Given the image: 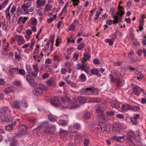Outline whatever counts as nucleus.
Segmentation results:
<instances>
[{
  "mask_svg": "<svg viewBox=\"0 0 146 146\" xmlns=\"http://www.w3.org/2000/svg\"><path fill=\"white\" fill-rule=\"evenodd\" d=\"M87 49L88 50L86 51L83 54V57L81 60V62L82 64H77L76 68L77 70H81L84 71L87 74L88 73L89 67L87 66L84 63L88 60L91 57V55L88 54L90 51V47H88Z\"/></svg>",
  "mask_w": 146,
  "mask_h": 146,
  "instance_id": "nucleus-1",
  "label": "nucleus"
},
{
  "mask_svg": "<svg viewBox=\"0 0 146 146\" xmlns=\"http://www.w3.org/2000/svg\"><path fill=\"white\" fill-rule=\"evenodd\" d=\"M61 101L66 107H68L69 109H72L78 108L77 100L76 98H73L70 101L68 97H61Z\"/></svg>",
  "mask_w": 146,
  "mask_h": 146,
  "instance_id": "nucleus-2",
  "label": "nucleus"
},
{
  "mask_svg": "<svg viewBox=\"0 0 146 146\" xmlns=\"http://www.w3.org/2000/svg\"><path fill=\"white\" fill-rule=\"evenodd\" d=\"M11 105L12 106V107L13 108L19 109L22 107H24V108L27 107L28 105L25 101L22 102L16 101L13 102Z\"/></svg>",
  "mask_w": 146,
  "mask_h": 146,
  "instance_id": "nucleus-3",
  "label": "nucleus"
},
{
  "mask_svg": "<svg viewBox=\"0 0 146 146\" xmlns=\"http://www.w3.org/2000/svg\"><path fill=\"white\" fill-rule=\"evenodd\" d=\"M51 104L54 107H58L60 106V102L59 99L58 97H54L50 99Z\"/></svg>",
  "mask_w": 146,
  "mask_h": 146,
  "instance_id": "nucleus-4",
  "label": "nucleus"
},
{
  "mask_svg": "<svg viewBox=\"0 0 146 146\" xmlns=\"http://www.w3.org/2000/svg\"><path fill=\"white\" fill-rule=\"evenodd\" d=\"M45 88L44 85L42 84H40L38 85V88L33 91V93L37 95H40L42 93V90H44Z\"/></svg>",
  "mask_w": 146,
  "mask_h": 146,
  "instance_id": "nucleus-5",
  "label": "nucleus"
},
{
  "mask_svg": "<svg viewBox=\"0 0 146 146\" xmlns=\"http://www.w3.org/2000/svg\"><path fill=\"white\" fill-rule=\"evenodd\" d=\"M31 5V3L28 2L26 3H24L22 5L21 8L26 13V14H29V13L27 9L30 8Z\"/></svg>",
  "mask_w": 146,
  "mask_h": 146,
  "instance_id": "nucleus-6",
  "label": "nucleus"
},
{
  "mask_svg": "<svg viewBox=\"0 0 146 146\" xmlns=\"http://www.w3.org/2000/svg\"><path fill=\"white\" fill-rule=\"evenodd\" d=\"M55 128L54 125L47 126L45 128L44 131L46 134H51L54 132Z\"/></svg>",
  "mask_w": 146,
  "mask_h": 146,
  "instance_id": "nucleus-7",
  "label": "nucleus"
},
{
  "mask_svg": "<svg viewBox=\"0 0 146 146\" xmlns=\"http://www.w3.org/2000/svg\"><path fill=\"white\" fill-rule=\"evenodd\" d=\"M18 137V135L16 134L12 136L10 142V146H17L18 143V141L17 138Z\"/></svg>",
  "mask_w": 146,
  "mask_h": 146,
  "instance_id": "nucleus-8",
  "label": "nucleus"
},
{
  "mask_svg": "<svg viewBox=\"0 0 146 146\" xmlns=\"http://www.w3.org/2000/svg\"><path fill=\"white\" fill-rule=\"evenodd\" d=\"M139 114H136L134 117H131L130 118V121L132 124L134 125H136L138 123L137 120L140 118Z\"/></svg>",
  "mask_w": 146,
  "mask_h": 146,
  "instance_id": "nucleus-9",
  "label": "nucleus"
},
{
  "mask_svg": "<svg viewBox=\"0 0 146 146\" xmlns=\"http://www.w3.org/2000/svg\"><path fill=\"white\" fill-rule=\"evenodd\" d=\"M26 78L27 81L30 83V86L33 87L36 86V83L34 81V80L30 75H27L26 76Z\"/></svg>",
  "mask_w": 146,
  "mask_h": 146,
  "instance_id": "nucleus-10",
  "label": "nucleus"
},
{
  "mask_svg": "<svg viewBox=\"0 0 146 146\" xmlns=\"http://www.w3.org/2000/svg\"><path fill=\"white\" fill-rule=\"evenodd\" d=\"M0 118L2 121L7 122H11L13 120V118L12 117L4 115L0 116Z\"/></svg>",
  "mask_w": 146,
  "mask_h": 146,
  "instance_id": "nucleus-11",
  "label": "nucleus"
},
{
  "mask_svg": "<svg viewBox=\"0 0 146 146\" xmlns=\"http://www.w3.org/2000/svg\"><path fill=\"white\" fill-rule=\"evenodd\" d=\"M111 128L114 131L118 132L121 129V126L118 122H115L112 126Z\"/></svg>",
  "mask_w": 146,
  "mask_h": 146,
  "instance_id": "nucleus-12",
  "label": "nucleus"
},
{
  "mask_svg": "<svg viewBox=\"0 0 146 146\" xmlns=\"http://www.w3.org/2000/svg\"><path fill=\"white\" fill-rule=\"evenodd\" d=\"M11 112V110L7 107H5L0 108V114L3 113L8 114Z\"/></svg>",
  "mask_w": 146,
  "mask_h": 146,
  "instance_id": "nucleus-13",
  "label": "nucleus"
},
{
  "mask_svg": "<svg viewBox=\"0 0 146 146\" xmlns=\"http://www.w3.org/2000/svg\"><path fill=\"white\" fill-rule=\"evenodd\" d=\"M95 89L94 87H92L90 88H88L85 89L84 92L86 93L88 95H91L94 93Z\"/></svg>",
  "mask_w": 146,
  "mask_h": 146,
  "instance_id": "nucleus-14",
  "label": "nucleus"
},
{
  "mask_svg": "<svg viewBox=\"0 0 146 146\" xmlns=\"http://www.w3.org/2000/svg\"><path fill=\"white\" fill-rule=\"evenodd\" d=\"M18 68H11L9 70V74L10 76H12L14 74H18Z\"/></svg>",
  "mask_w": 146,
  "mask_h": 146,
  "instance_id": "nucleus-15",
  "label": "nucleus"
},
{
  "mask_svg": "<svg viewBox=\"0 0 146 146\" xmlns=\"http://www.w3.org/2000/svg\"><path fill=\"white\" fill-rule=\"evenodd\" d=\"M100 128H101L100 126L98 125H93L91 128L92 130L93 131H96L97 133H98L101 132L100 131H99Z\"/></svg>",
  "mask_w": 146,
  "mask_h": 146,
  "instance_id": "nucleus-16",
  "label": "nucleus"
},
{
  "mask_svg": "<svg viewBox=\"0 0 146 146\" xmlns=\"http://www.w3.org/2000/svg\"><path fill=\"white\" fill-rule=\"evenodd\" d=\"M135 136V135L134 132L132 131H130L127 133L126 139H131L133 138H134Z\"/></svg>",
  "mask_w": 146,
  "mask_h": 146,
  "instance_id": "nucleus-17",
  "label": "nucleus"
},
{
  "mask_svg": "<svg viewBox=\"0 0 146 146\" xmlns=\"http://www.w3.org/2000/svg\"><path fill=\"white\" fill-rule=\"evenodd\" d=\"M101 101L100 99L97 98H91L89 99L88 102H99Z\"/></svg>",
  "mask_w": 146,
  "mask_h": 146,
  "instance_id": "nucleus-18",
  "label": "nucleus"
},
{
  "mask_svg": "<svg viewBox=\"0 0 146 146\" xmlns=\"http://www.w3.org/2000/svg\"><path fill=\"white\" fill-rule=\"evenodd\" d=\"M60 136L62 139H66L67 136V132L65 131H61L60 133Z\"/></svg>",
  "mask_w": 146,
  "mask_h": 146,
  "instance_id": "nucleus-19",
  "label": "nucleus"
},
{
  "mask_svg": "<svg viewBox=\"0 0 146 146\" xmlns=\"http://www.w3.org/2000/svg\"><path fill=\"white\" fill-rule=\"evenodd\" d=\"M28 19V18L27 17H24L23 19V17H20L18 20L17 21L18 24H19L20 23V21L22 22V23H24L26 21V20Z\"/></svg>",
  "mask_w": 146,
  "mask_h": 146,
  "instance_id": "nucleus-20",
  "label": "nucleus"
},
{
  "mask_svg": "<svg viewBox=\"0 0 146 146\" xmlns=\"http://www.w3.org/2000/svg\"><path fill=\"white\" fill-rule=\"evenodd\" d=\"M111 104L112 107L115 108L117 109L119 107V104L117 101H112Z\"/></svg>",
  "mask_w": 146,
  "mask_h": 146,
  "instance_id": "nucleus-21",
  "label": "nucleus"
},
{
  "mask_svg": "<svg viewBox=\"0 0 146 146\" xmlns=\"http://www.w3.org/2000/svg\"><path fill=\"white\" fill-rule=\"evenodd\" d=\"M90 116L91 114L90 112L86 111L84 113L83 118L84 119L86 120L90 118Z\"/></svg>",
  "mask_w": 146,
  "mask_h": 146,
  "instance_id": "nucleus-22",
  "label": "nucleus"
},
{
  "mask_svg": "<svg viewBox=\"0 0 146 146\" xmlns=\"http://www.w3.org/2000/svg\"><path fill=\"white\" fill-rule=\"evenodd\" d=\"M101 128H100V129L99 131H102L103 132H104V131H107V129L108 128H110V127L108 126H107L106 124H104L103 125H102V126H100Z\"/></svg>",
  "mask_w": 146,
  "mask_h": 146,
  "instance_id": "nucleus-23",
  "label": "nucleus"
},
{
  "mask_svg": "<svg viewBox=\"0 0 146 146\" xmlns=\"http://www.w3.org/2000/svg\"><path fill=\"white\" fill-rule=\"evenodd\" d=\"M86 99L84 97L81 96L78 98V101L80 103L84 104L86 102Z\"/></svg>",
  "mask_w": 146,
  "mask_h": 146,
  "instance_id": "nucleus-24",
  "label": "nucleus"
},
{
  "mask_svg": "<svg viewBox=\"0 0 146 146\" xmlns=\"http://www.w3.org/2000/svg\"><path fill=\"white\" fill-rule=\"evenodd\" d=\"M47 84L50 86H54L56 85V84L54 81L52 79H50L47 82Z\"/></svg>",
  "mask_w": 146,
  "mask_h": 146,
  "instance_id": "nucleus-25",
  "label": "nucleus"
},
{
  "mask_svg": "<svg viewBox=\"0 0 146 146\" xmlns=\"http://www.w3.org/2000/svg\"><path fill=\"white\" fill-rule=\"evenodd\" d=\"M13 88L12 86L8 87L5 89L4 91L6 93H10L13 91Z\"/></svg>",
  "mask_w": 146,
  "mask_h": 146,
  "instance_id": "nucleus-26",
  "label": "nucleus"
},
{
  "mask_svg": "<svg viewBox=\"0 0 146 146\" xmlns=\"http://www.w3.org/2000/svg\"><path fill=\"white\" fill-rule=\"evenodd\" d=\"M28 120L31 123L35 124L37 122L36 119L33 117H29L28 118Z\"/></svg>",
  "mask_w": 146,
  "mask_h": 146,
  "instance_id": "nucleus-27",
  "label": "nucleus"
},
{
  "mask_svg": "<svg viewBox=\"0 0 146 146\" xmlns=\"http://www.w3.org/2000/svg\"><path fill=\"white\" fill-rule=\"evenodd\" d=\"M84 145V146H88L90 142V140L87 137H84L83 140Z\"/></svg>",
  "mask_w": 146,
  "mask_h": 146,
  "instance_id": "nucleus-28",
  "label": "nucleus"
},
{
  "mask_svg": "<svg viewBox=\"0 0 146 146\" xmlns=\"http://www.w3.org/2000/svg\"><path fill=\"white\" fill-rule=\"evenodd\" d=\"M117 85L118 87L122 86L124 84V81L123 80H117Z\"/></svg>",
  "mask_w": 146,
  "mask_h": 146,
  "instance_id": "nucleus-29",
  "label": "nucleus"
},
{
  "mask_svg": "<svg viewBox=\"0 0 146 146\" xmlns=\"http://www.w3.org/2000/svg\"><path fill=\"white\" fill-rule=\"evenodd\" d=\"M115 75V78L117 80L120 79L121 77V74L118 72H113Z\"/></svg>",
  "mask_w": 146,
  "mask_h": 146,
  "instance_id": "nucleus-30",
  "label": "nucleus"
},
{
  "mask_svg": "<svg viewBox=\"0 0 146 146\" xmlns=\"http://www.w3.org/2000/svg\"><path fill=\"white\" fill-rule=\"evenodd\" d=\"M136 74L137 75V79L139 80L143 79L144 76V75L141 72L137 71Z\"/></svg>",
  "mask_w": 146,
  "mask_h": 146,
  "instance_id": "nucleus-31",
  "label": "nucleus"
},
{
  "mask_svg": "<svg viewBox=\"0 0 146 146\" xmlns=\"http://www.w3.org/2000/svg\"><path fill=\"white\" fill-rule=\"evenodd\" d=\"M48 120L50 121L54 122L55 121H56V119L53 117L51 114H49L48 115Z\"/></svg>",
  "mask_w": 146,
  "mask_h": 146,
  "instance_id": "nucleus-32",
  "label": "nucleus"
},
{
  "mask_svg": "<svg viewBox=\"0 0 146 146\" xmlns=\"http://www.w3.org/2000/svg\"><path fill=\"white\" fill-rule=\"evenodd\" d=\"M16 123L17 122L16 121H14L13 122L11 123V124L8 125L6 126L10 128V129H11V130H13V127L15 125Z\"/></svg>",
  "mask_w": 146,
  "mask_h": 146,
  "instance_id": "nucleus-33",
  "label": "nucleus"
},
{
  "mask_svg": "<svg viewBox=\"0 0 146 146\" xmlns=\"http://www.w3.org/2000/svg\"><path fill=\"white\" fill-rule=\"evenodd\" d=\"M85 46V44L84 42H82L78 46L77 49L78 50H81Z\"/></svg>",
  "mask_w": 146,
  "mask_h": 146,
  "instance_id": "nucleus-34",
  "label": "nucleus"
},
{
  "mask_svg": "<svg viewBox=\"0 0 146 146\" xmlns=\"http://www.w3.org/2000/svg\"><path fill=\"white\" fill-rule=\"evenodd\" d=\"M80 76L81 79L83 82H84L86 81V77L84 74L83 73L81 74Z\"/></svg>",
  "mask_w": 146,
  "mask_h": 146,
  "instance_id": "nucleus-35",
  "label": "nucleus"
},
{
  "mask_svg": "<svg viewBox=\"0 0 146 146\" xmlns=\"http://www.w3.org/2000/svg\"><path fill=\"white\" fill-rule=\"evenodd\" d=\"M114 20H112V23L115 24V23H117L119 21H121L122 20V18H120L119 19H117V18H113Z\"/></svg>",
  "mask_w": 146,
  "mask_h": 146,
  "instance_id": "nucleus-36",
  "label": "nucleus"
},
{
  "mask_svg": "<svg viewBox=\"0 0 146 146\" xmlns=\"http://www.w3.org/2000/svg\"><path fill=\"white\" fill-rule=\"evenodd\" d=\"M128 140L127 143L129 146H135V144L131 139H127Z\"/></svg>",
  "mask_w": 146,
  "mask_h": 146,
  "instance_id": "nucleus-37",
  "label": "nucleus"
},
{
  "mask_svg": "<svg viewBox=\"0 0 146 146\" xmlns=\"http://www.w3.org/2000/svg\"><path fill=\"white\" fill-rule=\"evenodd\" d=\"M90 72L92 75H97L98 74V71L97 69H93L90 70Z\"/></svg>",
  "mask_w": 146,
  "mask_h": 146,
  "instance_id": "nucleus-38",
  "label": "nucleus"
},
{
  "mask_svg": "<svg viewBox=\"0 0 146 146\" xmlns=\"http://www.w3.org/2000/svg\"><path fill=\"white\" fill-rule=\"evenodd\" d=\"M45 68L47 70V71L52 72L53 70V69L52 68H51L50 66L48 65H45Z\"/></svg>",
  "mask_w": 146,
  "mask_h": 146,
  "instance_id": "nucleus-39",
  "label": "nucleus"
},
{
  "mask_svg": "<svg viewBox=\"0 0 146 146\" xmlns=\"http://www.w3.org/2000/svg\"><path fill=\"white\" fill-rule=\"evenodd\" d=\"M69 30L70 31H73L75 29V26L74 25L73 23H72L68 27Z\"/></svg>",
  "mask_w": 146,
  "mask_h": 146,
  "instance_id": "nucleus-40",
  "label": "nucleus"
},
{
  "mask_svg": "<svg viewBox=\"0 0 146 146\" xmlns=\"http://www.w3.org/2000/svg\"><path fill=\"white\" fill-rule=\"evenodd\" d=\"M138 87L137 86H134L133 87V92H134L135 94L136 95H137L138 94Z\"/></svg>",
  "mask_w": 146,
  "mask_h": 146,
  "instance_id": "nucleus-41",
  "label": "nucleus"
},
{
  "mask_svg": "<svg viewBox=\"0 0 146 146\" xmlns=\"http://www.w3.org/2000/svg\"><path fill=\"white\" fill-rule=\"evenodd\" d=\"M25 71L24 69H20L18 71V74H19L21 75H23L25 74Z\"/></svg>",
  "mask_w": 146,
  "mask_h": 146,
  "instance_id": "nucleus-42",
  "label": "nucleus"
},
{
  "mask_svg": "<svg viewBox=\"0 0 146 146\" xmlns=\"http://www.w3.org/2000/svg\"><path fill=\"white\" fill-rule=\"evenodd\" d=\"M143 15L141 16L142 19H140L139 20V25L143 26L144 25V20Z\"/></svg>",
  "mask_w": 146,
  "mask_h": 146,
  "instance_id": "nucleus-43",
  "label": "nucleus"
},
{
  "mask_svg": "<svg viewBox=\"0 0 146 146\" xmlns=\"http://www.w3.org/2000/svg\"><path fill=\"white\" fill-rule=\"evenodd\" d=\"M119 15V12H117L116 13L115 15L114 16H113L112 17L113 18H117V19H119L120 17L121 18H122V17L121 16H119V17L118 16V15Z\"/></svg>",
  "mask_w": 146,
  "mask_h": 146,
  "instance_id": "nucleus-44",
  "label": "nucleus"
},
{
  "mask_svg": "<svg viewBox=\"0 0 146 146\" xmlns=\"http://www.w3.org/2000/svg\"><path fill=\"white\" fill-rule=\"evenodd\" d=\"M38 71L36 70L31 72V74H30L33 77H36L37 76Z\"/></svg>",
  "mask_w": 146,
  "mask_h": 146,
  "instance_id": "nucleus-45",
  "label": "nucleus"
},
{
  "mask_svg": "<svg viewBox=\"0 0 146 146\" xmlns=\"http://www.w3.org/2000/svg\"><path fill=\"white\" fill-rule=\"evenodd\" d=\"M2 24L3 30H6L7 28V23H5V22H4Z\"/></svg>",
  "mask_w": 146,
  "mask_h": 146,
  "instance_id": "nucleus-46",
  "label": "nucleus"
},
{
  "mask_svg": "<svg viewBox=\"0 0 146 146\" xmlns=\"http://www.w3.org/2000/svg\"><path fill=\"white\" fill-rule=\"evenodd\" d=\"M140 107L139 106H133L132 109V110L134 111H137L140 110Z\"/></svg>",
  "mask_w": 146,
  "mask_h": 146,
  "instance_id": "nucleus-47",
  "label": "nucleus"
},
{
  "mask_svg": "<svg viewBox=\"0 0 146 146\" xmlns=\"http://www.w3.org/2000/svg\"><path fill=\"white\" fill-rule=\"evenodd\" d=\"M31 24L34 25H36L37 24V21L36 18H33V20L32 21Z\"/></svg>",
  "mask_w": 146,
  "mask_h": 146,
  "instance_id": "nucleus-48",
  "label": "nucleus"
},
{
  "mask_svg": "<svg viewBox=\"0 0 146 146\" xmlns=\"http://www.w3.org/2000/svg\"><path fill=\"white\" fill-rule=\"evenodd\" d=\"M78 55L77 54L74 53L73 57V60L74 61H76L78 59Z\"/></svg>",
  "mask_w": 146,
  "mask_h": 146,
  "instance_id": "nucleus-49",
  "label": "nucleus"
},
{
  "mask_svg": "<svg viewBox=\"0 0 146 146\" xmlns=\"http://www.w3.org/2000/svg\"><path fill=\"white\" fill-rule=\"evenodd\" d=\"M59 123L60 125H66V121L64 120H60L59 121Z\"/></svg>",
  "mask_w": 146,
  "mask_h": 146,
  "instance_id": "nucleus-50",
  "label": "nucleus"
},
{
  "mask_svg": "<svg viewBox=\"0 0 146 146\" xmlns=\"http://www.w3.org/2000/svg\"><path fill=\"white\" fill-rule=\"evenodd\" d=\"M117 9L119 13V16H121L122 17V15H123L124 13V11L119 8H117Z\"/></svg>",
  "mask_w": 146,
  "mask_h": 146,
  "instance_id": "nucleus-51",
  "label": "nucleus"
},
{
  "mask_svg": "<svg viewBox=\"0 0 146 146\" xmlns=\"http://www.w3.org/2000/svg\"><path fill=\"white\" fill-rule=\"evenodd\" d=\"M106 41L109 44L110 46L113 45V42L112 40H111L110 39L107 38L106 39Z\"/></svg>",
  "mask_w": 146,
  "mask_h": 146,
  "instance_id": "nucleus-52",
  "label": "nucleus"
},
{
  "mask_svg": "<svg viewBox=\"0 0 146 146\" xmlns=\"http://www.w3.org/2000/svg\"><path fill=\"white\" fill-rule=\"evenodd\" d=\"M50 42L51 44V46L50 48V50L51 51H52V50L53 47V45L54 44V39L53 38H52L51 40H50Z\"/></svg>",
  "mask_w": 146,
  "mask_h": 146,
  "instance_id": "nucleus-53",
  "label": "nucleus"
},
{
  "mask_svg": "<svg viewBox=\"0 0 146 146\" xmlns=\"http://www.w3.org/2000/svg\"><path fill=\"white\" fill-rule=\"evenodd\" d=\"M31 44L30 46V47L31 48V49L33 48V46L35 42V40L34 39V38H33V39H32L31 40Z\"/></svg>",
  "mask_w": 146,
  "mask_h": 146,
  "instance_id": "nucleus-54",
  "label": "nucleus"
},
{
  "mask_svg": "<svg viewBox=\"0 0 146 146\" xmlns=\"http://www.w3.org/2000/svg\"><path fill=\"white\" fill-rule=\"evenodd\" d=\"M74 127L77 130H78L80 129V126L79 124L76 123L74 125Z\"/></svg>",
  "mask_w": 146,
  "mask_h": 146,
  "instance_id": "nucleus-55",
  "label": "nucleus"
},
{
  "mask_svg": "<svg viewBox=\"0 0 146 146\" xmlns=\"http://www.w3.org/2000/svg\"><path fill=\"white\" fill-rule=\"evenodd\" d=\"M20 128L21 129V130L25 131L27 130V127L23 125H22L20 126Z\"/></svg>",
  "mask_w": 146,
  "mask_h": 146,
  "instance_id": "nucleus-56",
  "label": "nucleus"
},
{
  "mask_svg": "<svg viewBox=\"0 0 146 146\" xmlns=\"http://www.w3.org/2000/svg\"><path fill=\"white\" fill-rule=\"evenodd\" d=\"M116 117L119 119H123L124 118V115H123L119 114L116 115Z\"/></svg>",
  "mask_w": 146,
  "mask_h": 146,
  "instance_id": "nucleus-57",
  "label": "nucleus"
},
{
  "mask_svg": "<svg viewBox=\"0 0 146 146\" xmlns=\"http://www.w3.org/2000/svg\"><path fill=\"white\" fill-rule=\"evenodd\" d=\"M93 63L96 64H98L100 63V61L97 59H94L93 60Z\"/></svg>",
  "mask_w": 146,
  "mask_h": 146,
  "instance_id": "nucleus-58",
  "label": "nucleus"
},
{
  "mask_svg": "<svg viewBox=\"0 0 146 146\" xmlns=\"http://www.w3.org/2000/svg\"><path fill=\"white\" fill-rule=\"evenodd\" d=\"M33 132L36 134L38 135L39 132L40 133V130L39 128H37L36 129H35L33 130Z\"/></svg>",
  "mask_w": 146,
  "mask_h": 146,
  "instance_id": "nucleus-59",
  "label": "nucleus"
},
{
  "mask_svg": "<svg viewBox=\"0 0 146 146\" xmlns=\"http://www.w3.org/2000/svg\"><path fill=\"white\" fill-rule=\"evenodd\" d=\"M122 110L123 111H127V106L124 104L122 105Z\"/></svg>",
  "mask_w": 146,
  "mask_h": 146,
  "instance_id": "nucleus-60",
  "label": "nucleus"
},
{
  "mask_svg": "<svg viewBox=\"0 0 146 146\" xmlns=\"http://www.w3.org/2000/svg\"><path fill=\"white\" fill-rule=\"evenodd\" d=\"M33 67L35 71L36 70L38 71H39V69H38V65H33Z\"/></svg>",
  "mask_w": 146,
  "mask_h": 146,
  "instance_id": "nucleus-61",
  "label": "nucleus"
},
{
  "mask_svg": "<svg viewBox=\"0 0 146 146\" xmlns=\"http://www.w3.org/2000/svg\"><path fill=\"white\" fill-rule=\"evenodd\" d=\"M51 7L50 6H49V5L46 4V5L45 9L48 11L51 10Z\"/></svg>",
  "mask_w": 146,
  "mask_h": 146,
  "instance_id": "nucleus-62",
  "label": "nucleus"
},
{
  "mask_svg": "<svg viewBox=\"0 0 146 146\" xmlns=\"http://www.w3.org/2000/svg\"><path fill=\"white\" fill-rule=\"evenodd\" d=\"M44 9L43 8H41L39 9L38 10V14L40 15H42L43 14V13H42V10H43Z\"/></svg>",
  "mask_w": 146,
  "mask_h": 146,
  "instance_id": "nucleus-63",
  "label": "nucleus"
},
{
  "mask_svg": "<svg viewBox=\"0 0 146 146\" xmlns=\"http://www.w3.org/2000/svg\"><path fill=\"white\" fill-rule=\"evenodd\" d=\"M106 23L108 25H111L112 24V20L111 19H108L106 22Z\"/></svg>",
  "mask_w": 146,
  "mask_h": 146,
  "instance_id": "nucleus-64",
  "label": "nucleus"
}]
</instances>
